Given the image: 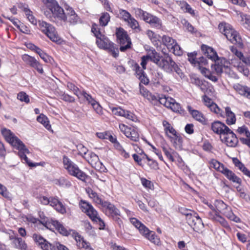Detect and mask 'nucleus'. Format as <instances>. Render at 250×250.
Listing matches in <instances>:
<instances>
[{"instance_id": "nucleus-1", "label": "nucleus", "mask_w": 250, "mask_h": 250, "mask_svg": "<svg viewBox=\"0 0 250 250\" xmlns=\"http://www.w3.org/2000/svg\"><path fill=\"white\" fill-rule=\"evenodd\" d=\"M153 54V62L159 68L168 74H172L175 72L181 78L184 76L181 69L169 55L160 56L156 50Z\"/></svg>"}, {"instance_id": "nucleus-2", "label": "nucleus", "mask_w": 250, "mask_h": 250, "mask_svg": "<svg viewBox=\"0 0 250 250\" xmlns=\"http://www.w3.org/2000/svg\"><path fill=\"white\" fill-rule=\"evenodd\" d=\"M1 133L5 140L14 148L19 150L18 155L20 158L25 161V163L31 167H35L37 165L30 163L26 154L29 153V150L25 146L15 134L10 130L4 128L1 130Z\"/></svg>"}, {"instance_id": "nucleus-3", "label": "nucleus", "mask_w": 250, "mask_h": 250, "mask_svg": "<svg viewBox=\"0 0 250 250\" xmlns=\"http://www.w3.org/2000/svg\"><path fill=\"white\" fill-rule=\"evenodd\" d=\"M33 239L35 243L38 244L42 250H69L65 246L61 244L59 242H54L50 244L44 239L40 234H34Z\"/></svg>"}, {"instance_id": "nucleus-4", "label": "nucleus", "mask_w": 250, "mask_h": 250, "mask_svg": "<svg viewBox=\"0 0 250 250\" xmlns=\"http://www.w3.org/2000/svg\"><path fill=\"white\" fill-rule=\"evenodd\" d=\"M63 163L64 168L67 170L69 174L82 181H84L86 179V174L80 170L78 166L67 157H63Z\"/></svg>"}, {"instance_id": "nucleus-5", "label": "nucleus", "mask_w": 250, "mask_h": 250, "mask_svg": "<svg viewBox=\"0 0 250 250\" xmlns=\"http://www.w3.org/2000/svg\"><path fill=\"white\" fill-rule=\"evenodd\" d=\"M219 28L220 32L224 34L227 39L233 43L242 45V40L238 33L232 28L231 26L227 23H220Z\"/></svg>"}, {"instance_id": "nucleus-6", "label": "nucleus", "mask_w": 250, "mask_h": 250, "mask_svg": "<svg viewBox=\"0 0 250 250\" xmlns=\"http://www.w3.org/2000/svg\"><path fill=\"white\" fill-rule=\"evenodd\" d=\"M39 29L52 42L60 43L61 39L59 36L54 27L43 21H39Z\"/></svg>"}, {"instance_id": "nucleus-7", "label": "nucleus", "mask_w": 250, "mask_h": 250, "mask_svg": "<svg viewBox=\"0 0 250 250\" xmlns=\"http://www.w3.org/2000/svg\"><path fill=\"white\" fill-rule=\"evenodd\" d=\"M99 37L96 40L97 46L100 48L106 50L108 52L111 53L115 58L118 56V48L114 45V44L110 42L104 35H100Z\"/></svg>"}, {"instance_id": "nucleus-8", "label": "nucleus", "mask_w": 250, "mask_h": 250, "mask_svg": "<svg viewBox=\"0 0 250 250\" xmlns=\"http://www.w3.org/2000/svg\"><path fill=\"white\" fill-rule=\"evenodd\" d=\"M39 215L41 219L40 220V223L42 224L47 229H51V226L53 225L61 234L64 235H67L68 234L66 229L59 221L52 219L50 222L49 221L48 218L44 215L43 212H40Z\"/></svg>"}, {"instance_id": "nucleus-9", "label": "nucleus", "mask_w": 250, "mask_h": 250, "mask_svg": "<svg viewBox=\"0 0 250 250\" xmlns=\"http://www.w3.org/2000/svg\"><path fill=\"white\" fill-rule=\"evenodd\" d=\"M101 206L104 208L105 214L112 217L121 226L122 222L119 218L120 216L119 210L114 205L107 201H104Z\"/></svg>"}, {"instance_id": "nucleus-10", "label": "nucleus", "mask_w": 250, "mask_h": 250, "mask_svg": "<svg viewBox=\"0 0 250 250\" xmlns=\"http://www.w3.org/2000/svg\"><path fill=\"white\" fill-rule=\"evenodd\" d=\"M117 41L120 44V50L125 52L131 47V42L127 32L123 28L118 29L116 33Z\"/></svg>"}, {"instance_id": "nucleus-11", "label": "nucleus", "mask_w": 250, "mask_h": 250, "mask_svg": "<svg viewBox=\"0 0 250 250\" xmlns=\"http://www.w3.org/2000/svg\"><path fill=\"white\" fill-rule=\"evenodd\" d=\"M186 220L188 224L195 231L198 232L204 228L202 220L196 212H193L191 215H188Z\"/></svg>"}, {"instance_id": "nucleus-12", "label": "nucleus", "mask_w": 250, "mask_h": 250, "mask_svg": "<svg viewBox=\"0 0 250 250\" xmlns=\"http://www.w3.org/2000/svg\"><path fill=\"white\" fill-rule=\"evenodd\" d=\"M119 126L121 131L130 140L134 142H137L139 140V135L136 128L128 127L123 124H120Z\"/></svg>"}, {"instance_id": "nucleus-13", "label": "nucleus", "mask_w": 250, "mask_h": 250, "mask_svg": "<svg viewBox=\"0 0 250 250\" xmlns=\"http://www.w3.org/2000/svg\"><path fill=\"white\" fill-rule=\"evenodd\" d=\"M83 158L96 169L104 171L105 168L102 163L99 160L98 156L92 152L88 153L87 156Z\"/></svg>"}, {"instance_id": "nucleus-14", "label": "nucleus", "mask_w": 250, "mask_h": 250, "mask_svg": "<svg viewBox=\"0 0 250 250\" xmlns=\"http://www.w3.org/2000/svg\"><path fill=\"white\" fill-rule=\"evenodd\" d=\"M22 59L27 64L35 69L39 73H43L42 65L34 57L24 54L22 56Z\"/></svg>"}, {"instance_id": "nucleus-15", "label": "nucleus", "mask_w": 250, "mask_h": 250, "mask_svg": "<svg viewBox=\"0 0 250 250\" xmlns=\"http://www.w3.org/2000/svg\"><path fill=\"white\" fill-rule=\"evenodd\" d=\"M9 240L11 244L16 249L21 250H27V245L25 241L21 238L19 237L17 235L13 234L9 235Z\"/></svg>"}, {"instance_id": "nucleus-16", "label": "nucleus", "mask_w": 250, "mask_h": 250, "mask_svg": "<svg viewBox=\"0 0 250 250\" xmlns=\"http://www.w3.org/2000/svg\"><path fill=\"white\" fill-rule=\"evenodd\" d=\"M218 204L223 208V213L227 218L236 223L240 222V219L233 214L229 207L225 204L223 201L219 202Z\"/></svg>"}, {"instance_id": "nucleus-17", "label": "nucleus", "mask_w": 250, "mask_h": 250, "mask_svg": "<svg viewBox=\"0 0 250 250\" xmlns=\"http://www.w3.org/2000/svg\"><path fill=\"white\" fill-rule=\"evenodd\" d=\"M211 129L214 133L223 135L226 134L227 131H230V129L227 125L220 121H215L212 123Z\"/></svg>"}, {"instance_id": "nucleus-18", "label": "nucleus", "mask_w": 250, "mask_h": 250, "mask_svg": "<svg viewBox=\"0 0 250 250\" xmlns=\"http://www.w3.org/2000/svg\"><path fill=\"white\" fill-rule=\"evenodd\" d=\"M79 206L83 212L85 213L91 219L92 216L98 215L97 211L88 202L81 200Z\"/></svg>"}, {"instance_id": "nucleus-19", "label": "nucleus", "mask_w": 250, "mask_h": 250, "mask_svg": "<svg viewBox=\"0 0 250 250\" xmlns=\"http://www.w3.org/2000/svg\"><path fill=\"white\" fill-rule=\"evenodd\" d=\"M145 21L149 23L152 27L160 29L162 27V22L158 17L150 13L146 17Z\"/></svg>"}, {"instance_id": "nucleus-20", "label": "nucleus", "mask_w": 250, "mask_h": 250, "mask_svg": "<svg viewBox=\"0 0 250 250\" xmlns=\"http://www.w3.org/2000/svg\"><path fill=\"white\" fill-rule=\"evenodd\" d=\"M51 13L59 20L66 21V13H64L63 9L59 6L58 3H56L49 8Z\"/></svg>"}, {"instance_id": "nucleus-21", "label": "nucleus", "mask_w": 250, "mask_h": 250, "mask_svg": "<svg viewBox=\"0 0 250 250\" xmlns=\"http://www.w3.org/2000/svg\"><path fill=\"white\" fill-rule=\"evenodd\" d=\"M224 135H225L224 137V142L228 146L230 147L236 146L238 141L236 135L230 129V131H227Z\"/></svg>"}, {"instance_id": "nucleus-22", "label": "nucleus", "mask_w": 250, "mask_h": 250, "mask_svg": "<svg viewBox=\"0 0 250 250\" xmlns=\"http://www.w3.org/2000/svg\"><path fill=\"white\" fill-rule=\"evenodd\" d=\"M201 49L208 59L215 62L218 60V57L216 52L212 47L203 44L201 46Z\"/></svg>"}, {"instance_id": "nucleus-23", "label": "nucleus", "mask_w": 250, "mask_h": 250, "mask_svg": "<svg viewBox=\"0 0 250 250\" xmlns=\"http://www.w3.org/2000/svg\"><path fill=\"white\" fill-rule=\"evenodd\" d=\"M66 21L73 24H76L80 21L79 18L72 8L68 7L66 8Z\"/></svg>"}, {"instance_id": "nucleus-24", "label": "nucleus", "mask_w": 250, "mask_h": 250, "mask_svg": "<svg viewBox=\"0 0 250 250\" xmlns=\"http://www.w3.org/2000/svg\"><path fill=\"white\" fill-rule=\"evenodd\" d=\"M235 90L241 95L250 99V88L247 86L236 83L233 85Z\"/></svg>"}, {"instance_id": "nucleus-25", "label": "nucleus", "mask_w": 250, "mask_h": 250, "mask_svg": "<svg viewBox=\"0 0 250 250\" xmlns=\"http://www.w3.org/2000/svg\"><path fill=\"white\" fill-rule=\"evenodd\" d=\"M187 108L194 119L202 123H204L206 122L205 118L201 112L193 109L190 106H188Z\"/></svg>"}, {"instance_id": "nucleus-26", "label": "nucleus", "mask_w": 250, "mask_h": 250, "mask_svg": "<svg viewBox=\"0 0 250 250\" xmlns=\"http://www.w3.org/2000/svg\"><path fill=\"white\" fill-rule=\"evenodd\" d=\"M222 173L230 181L237 184H241V179L237 177L232 171L230 170L227 167L225 168Z\"/></svg>"}, {"instance_id": "nucleus-27", "label": "nucleus", "mask_w": 250, "mask_h": 250, "mask_svg": "<svg viewBox=\"0 0 250 250\" xmlns=\"http://www.w3.org/2000/svg\"><path fill=\"white\" fill-rule=\"evenodd\" d=\"M226 116V123L228 125H234L236 123V119L235 114L231 110L229 107L225 108Z\"/></svg>"}, {"instance_id": "nucleus-28", "label": "nucleus", "mask_w": 250, "mask_h": 250, "mask_svg": "<svg viewBox=\"0 0 250 250\" xmlns=\"http://www.w3.org/2000/svg\"><path fill=\"white\" fill-rule=\"evenodd\" d=\"M141 234L145 236L146 238L155 244L158 245L160 243V240L155 234V233L152 231H150L148 229V231L142 233Z\"/></svg>"}, {"instance_id": "nucleus-29", "label": "nucleus", "mask_w": 250, "mask_h": 250, "mask_svg": "<svg viewBox=\"0 0 250 250\" xmlns=\"http://www.w3.org/2000/svg\"><path fill=\"white\" fill-rule=\"evenodd\" d=\"M130 221L132 224L138 229L141 234L148 231V228L137 219L135 218H131Z\"/></svg>"}, {"instance_id": "nucleus-30", "label": "nucleus", "mask_w": 250, "mask_h": 250, "mask_svg": "<svg viewBox=\"0 0 250 250\" xmlns=\"http://www.w3.org/2000/svg\"><path fill=\"white\" fill-rule=\"evenodd\" d=\"M127 25L136 32L141 31L138 21L132 16L126 22Z\"/></svg>"}, {"instance_id": "nucleus-31", "label": "nucleus", "mask_w": 250, "mask_h": 250, "mask_svg": "<svg viewBox=\"0 0 250 250\" xmlns=\"http://www.w3.org/2000/svg\"><path fill=\"white\" fill-rule=\"evenodd\" d=\"M154 52H155V49L151 50L149 51L148 54L147 55L144 56L142 57L141 65H142L143 69H146V65L147 62L149 60L153 62L152 56L154 55L153 53L154 54Z\"/></svg>"}, {"instance_id": "nucleus-32", "label": "nucleus", "mask_w": 250, "mask_h": 250, "mask_svg": "<svg viewBox=\"0 0 250 250\" xmlns=\"http://www.w3.org/2000/svg\"><path fill=\"white\" fill-rule=\"evenodd\" d=\"M162 40L163 43L167 47L169 50L172 48L176 42V41L171 37L166 35H164Z\"/></svg>"}, {"instance_id": "nucleus-33", "label": "nucleus", "mask_w": 250, "mask_h": 250, "mask_svg": "<svg viewBox=\"0 0 250 250\" xmlns=\"http://www.w3.org/2000/svg\"><path fill=\"white\" fill-rule=\"evenodd\" d=\"M35 52L45 62L51 63L52 61H53V59L52 57L47 55L39 47L36 48Z\"/></svg>"}, {"instance_id": "nucleus-34", "label": "nucleus", "mask_w": 250, "mask_h": 250, "mask_svg": "<svg viewBox=\"0 0 250 250\" xmlns=\"http://www.w3.org/2000/svg\"><path fill=\"white\" fill-rule=\"evenodd\" d=\"M143 90L144 91L143 93V95L144 97L154 104H156L158 103V97L159 95H154L148 91L145 90L144 89Z\"/></svg>"}, {"instance_id": "nucleus-35", "label": "nucleus", "mask_w": 250, "mask_h": 250, "mask_svg": "<svg viewBox=\"0 0 250 250\" xmlns=\"http://www.w3.org/2000/svg\"><path fill=\"white\" fill-rule=\"evenodd\" d=\"M24 12L28 21L33 25H36L38 23L37 19L33 15V12L27 7H24Z\"/></svg>"}, {"instance_id": "nucleus-36", "label": "nucleus", "mask_w": 250, "mask_h": 250, "mask_svg": "<svg viewBox=\"0 0 250 250\" xmlns=\"http://www.w3.org/2000/svg\"><path fill=\"white\" fill-rule=\"evenodd\" d=\"M209 164L211 167L214 168L221 173L226 168L223 164H221L220 162L214 159L211 160L209 163Z\"/></svg>"}, {"instance_id": "nucleus-37", "label": "nucleus", "mask_w": 250, "mask_h": 250, "mask_svg": "<svg viewBox=\"0 0 250 250\" xmlns=\"http://www.w3.org/2000/svg\"><path fill=\"white\" fill-rule=\"evenodd\" d=\"M162 149L167 157L170 161L173 162L174 161V159L173 157V155L175 153V151L171 148L166 146H163Z\"/></svg>"}, {"instance_id": "nucleus-38", "label": "nucleus", "mask_w": 250, "mask_h": 250, "mask_svg": "<svg viewBox=\"0 0 250 250\" xmlns=\"http://www.w3.org/2000/svg\"><path fill=\"white\" fill-rule=\"evenodd\" d=\"M38 122L41 123L48 130L51 128V125L49 124L47 118L43 114H41L37 117Z\"/></svg>"}, {"instance_id": "nucleus-39", "label": "nucleus", "mask_w": 250, "mask_h": 250, "mask_svg": "<svg viewBox=\"0 0 250 250\" xmlns=\"http://www.w3.org/2000/svg\"><path fill=\"white\" fill-rule=\"evenodd\" d=\"M210 217L212 219L219 222L224 227L226 228H229L228 222L225 220V219L224 218L222 217L221 216L217 215L215 213L214 215Z\"/></svg>"}, {"instance_id": "nucleus-40", "label": "nucleus", "mask_w": 250, "mask_h": 250, "mask_svg": "<svg viewBox=\"0 0 250 250\" xmlns=\"http://www.w3.org/2000/svg\"><path fill=\"white\" fill-rule=\"evenodd\" d=\"M119 18L125 22L132 17L128 11L123 9H119Z\"/></svg>"}, {"instance_id": "nucleus-41", "label": "nucleus", "mask_w": 250, "mask_h": 250, "mask_svg": "<svg viewBox=\"0 0 250 250\" xmlns=\"http://www.w3.org/2000/svg\"><path fill=\"white\" fill-rule=\"evenodd\" d=\"M133 10L134 11V13L136 16L139 17L140 18L143 20L144 21L145 20L146 17H147V16L149 14V13L145 11L142 9L139 8H134L133 9Z\"/></svg>"}, {"instance_id": "nucleus-42", "label": "nucleus", "mask_w": 250, "mask_h": 250, "mask_svg": "<svg viewBox=\"0 0 250 250\" xmlns=\"http://www.w3.org/2000/svg\"><path fill=\"white\" fill-rule=\"evenodd\" d=\"M89 197L93 199V201L97 204L102 205L104 201L102 200L101 198L97 194V193L91 190L89 191Z\"/></svg>"}, {"instance_id": "nucleus-43", "label": "nucleus", "mask_w": 250, "mask_h": 250, "mask_svg": "<svg viewBox=\"0 0 250 250\" xmlns=\"http://www.w3.org/2000/svg\"><path fill=\"white\" fill-rule=\"evenodd\" d=\"M110 17L108 13H104L101 16L99 21L102 26H106L110 21Z\"/></svg>"}, {"instance_id": "nucleus-44", "label": "nucleus", "mask_w": 250, "mask_h": 250, "mask_svg": "<svg viewBox=\"0 0 250 250\" xmlns=\"http://www.w3.org/2000/svg\"><path fill=\"white\" fill-rule=\"evenodd\" d=\"M172 98L169 97H166V96H164L163 95H158V102L160 104H163L167 107H168V106H170V99Z\"/></svg>"}, {"instance_id": "nucleus-45", "label": "nucleus", "mask_w": 250, "mask_h": 250, "mask_svg": "<svg viewBox=\"0 0 250 250\" xmlns=\"http://www.w3.org/2000/svg\"><path fill=\"white\" fill-rule=\"evenodd\" d=\"M170 106L168 108H170L173 111L175 112H179L181 110V106L179 104L175 102L173 99H170Z\"/></svg>"}, {"instance_id": "nucleus-46", "label": "nucleus", "mask_w": 250, "mask_h": 250, "mask_svg": "<svg viewBox=\"0 0 250 250\" xmlns=\"http://www.w3.org/2000/svg\"><path fill=\"white\" fill-rule=\"evenodd\" d=\"M171 141L173 143L174 146L176 148H181L182 146V139L180 136H177V134L174 135V138H171Z\"/></svg>"}, {"instance_id": "nucleus-47", "label": "nucleus", "mask_w": 250, "mask_h": 250, "mask_svg": "<svg viewBox=\"0 0 250 250\" xmlns=\"http://www.w3.org/2000/svg\"><path fill=\"white\" fill-rule=\"evenodd\" d=\"M75 239L77 242V245L80 249H82L86 245L87 242L85 241L83 237L78 234L75 235Z\"/></svg>"}, {"instance_id": "nucleus-48", "label": "nucleus", "mask_w": 250, "mask_h": 250, "mask_svg": "<svg viewBox=\"0 0 250 250\" xmlns=\"http://www.w3.org/2000/svg\"><path fill=\"white\" fill-rule=\"evenodd\" d=\"M172 52L174 54L177 56H180L182 55L183 51L180 46L178 44L176 41L173 45V46L169 50Z\"/></svg>"}, {"instance_id": "nucleus-49", "label": "nucleus", "mask_w": 250, "mask_h": 250, "mask_svg": "<svg viewBox=\"0 0 250 250\" xmlns=\"http://www.w3.org/2000/svg\"><path fill=\"white\" fill-rule=\"evenodd\" d=\"M91 219L95 222L99 224L100 226L99 229H104L105 227V224L104 221L98 215L92 216Z\"/></svg>"}, {"instance_id": "nucleus-50", "label": "nucleus", "mask_w": 250, "mask_h": 250, "mask_svg": "<svg viewBox=\"0 0 250 250\" xmlns=\"http://www.w3.org/2000/svg\"><path fill=\"white\" fill-rule=\"evenodd\" d=\"M67 86L68 88L73 91L74 94L76 95L78 98L80 97V94L81 92L80 91L79 88L74 84L71 83H68L67 84Z\"/></svg>"}, {"instance_id": "nucleus-51", "label": "nucleus", "mask_w": 250, "mask_h": 250, "mask_svg": "<svg viewBox=\"0 0 250 250\" xmlns=\"http://www.w3.org/2000/svg\"><path fill=\"white\" fill-rule=\"evenodd\" d=\"M237 70L242 73L244 76H248L249 74V69L246 66L239 62L237 66Z\"/></svg>"}, {"instance_id": "nucleus-52", "label": "nucleus", "mask_w": 250, "mask_h": 250, "mask_svg": "<svg viewBox=\"0 0 250 250\" xmlns=\"http://www.w3.org/2000/svg\"><path fill=\"white\" fill-rule=\"evenodd\" d=\"M232 160L234 165L243 172V173H244L245 171H247V168L237 158H233Z\"/></svg>"}, {"instance_id": "nucleus-53", "label": "nucleus", "mask_w": 250, "mask_h": 250, "mask_svg": "<svg viewBox=\"0 0 250 250\" xmlns=\"http://www.w3.org/2000/svg\"><path fill=\"white\" fill-rule=\"evenodd\" d=\"M83 96V98L85 99V100L88 102V104H90L91 105L93 104L94 102H95V100L92 97L91 95L87 93L85 91H83L81 92L80 94V96Z\"/></svg>"}, {"instance_id": "nucleus-54", "label": "nucleus", "mask_w": 250, "mask_h": 250, "mask_svg": "<svg viewBox=\"0 0 250 250\" xmlns=\"http://www.w3.org/2000/svg\"><path fill=\"white\" fill-rule=\"evenodd\" d=\"M237 131L240 134H244L247 137V139H250V132L245 125L238 127Z\"/></svg>"}, {"instance_id": "nucleus-55", "label": "nucleus", "mask_w": 250, "mask_h": 250, "mask_svg": "<svg viewBox=\"0 0 250 250\" xmlns=\"http://www.w3.org/2000/svg\"><path fill=\"white\" fill-rule=\"evenodd\" d=\"M17 98L21 101L24 102L26 103H28L30 101L29 96L24 92H20L17 95Z\"/></svg>"}, {"instance_id": "nucleus-56", "label": "nucleus", "mask_w": 250, "mask_h": 250, "mask_svg": "<svg viewBox=\"0 0 250 250\" xmlns=\"http://www.w3.org/2000/svg\"><path fill=\"white\" fill-rule=\"evenodd\" d=\"M208 106L209 108L211 111H213L217 114H222V112L221 110L216 104L212 103L211 104L208 105Z\"/></svg>"}, {"instance_id": "nucleus-57", "label": "nucleus", "mask_w": 250, "mask_h": 250, "mask_svg": "<svg viewBox=\"0 0 250 250\" xmlns=\"http://www.w3.org/2000/svg\"><path fill=\"white\" fill-rule=\"evenodd\" d=\"M132 69L135 71L137 77L145 73L144 69H142L137 63H133L132 64Z\"/></svg>"}, {"instance_id": "nucleus-58", "label": "nucleus", "mask_w": 250, "mask_h": 250, "mask_svg": "<svg viewBox=\"0 0 250 250\" xmlns=\"http://www.w3.org/2000/svg\"><path fill=\"white\" fill-rule=\"evenodd\" d=\"M240 17L242 24L247 25L248 27H250V16L247 15L241 14Z\"/></svg>"}, {"instance_id": "nucleus-59", "label": "nucleus", "mask_w": 250, "mask_h": 250, "mask_svg": "<svg viewBox=\"0 0 250 250\" xmlns=\"http://www.w3.org/2000/svg\"><path fill=\"white\" fill-rule=\"evenodd\" d=\"M224 67H225L224 65L217 62H215L213 66L212 65V69L214 70L218 75H220L222 73Z\"/></svg>"}, {"instance_id": "nucleus-60", "label": "nucleus", "mask_w": 250, "mask_h": 250, "mask_svg": "<svg viewBox=\"0 0 250 250\" xmlns=\"http://www.w3.org/2000/svg\"><path fill=\"white\" fill-rule=\"evenodd\" d=\"M188 60L190 62L195 66L196 65V61H197V53L195 52L189 53L188 54Z\"/></svg>"}, {"instance_id": "nucleus-61", "label": "nucleus", "mask_w": 250, "mask_h": 250, "mask_svg": "<svg viewBox=\"0 0 250 250\" xmlns=\"http://www.w3.org/2000/svg\"><path fill=\"white\" fill-rule=\"evenodd\" d=\"M125 115L123 116L124 117L133 122H136L137 121L136 116L133 113L128 110H125Z\"/></svg>"}, {"instance_id": "nucleus-62", "label": "nucleus", "mask_w": 250, "mask_h": 250, "mask_svg": "<svg viewBox=\"0 0 250 250\" xmlns=\"http://www.w3.org/2000/svg\"><path fill=\"white\" fill-rule=\"evenodd\" d=\"M191 83L195 85L200 87V88L203 90V88L202 87L203 84L202 81L200 80L198 77L196 76H192L190 78Z\"/></svg>"}, {"instance_id": "nucleus-63", "label": "nucleus", "mask_w": 250, "mask_h": 250, "mask_svg": "<svg viewBox=\"0 0 250 250\" xmlns=\"http://www.w3.org/2000/svg\"><path fill=\"white\" fill-rule=\"evenodd\" d=\"M125 110L121 107H113L112 109V111L114 115L122 117L125 113Z\"/></svg>"}, {"instance_id": "nucleus-64", "label": "nucleus", "mask_w": 250, "mask_h": 250, "mask_svg": "<svg viewBox=\"0 0 250 250\" xmlns=\"http://www.w3.org/2000/svg\"><path fill=\"white\" fill-rule=\"evenodd\" d=\"M0 194L6 198H9V192L8 191L6 188L0 183Z\"/></svg>"}]
</instances>
